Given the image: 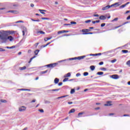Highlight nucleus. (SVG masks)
Returning a JSON list of instances; mask_svg holds the SVG:
<instances>
[{"mask_svg":"<svg viewBox=\"0 0 130 130\" xmlns=\"http://www.w3.org/2000/svg\"><path fill=\"white\" fill-rule=\"evenodd\" d=\"M80 76H81V74H80V73H77L76 74V77H80Z\"/></svg>","mask_w":130,"mask_h":130,"instance_id":"50","label":"nucleus"},{"mask_svg":"<svg viewBox=\"0 0 130 130\" xmlns=\"http://www.w3.org/2000/svg\"><path fill=\"white\" fill-rule=\"evenodd\" d=\"M6 48H7V49H12V48H11V47H6Z\"/></svg>","mask_w":130,"mask_h":130,"instance_id":"55","label":"nucleus"},{"mask_svg":"<svg viewBox=\"0 0 130 130\" xmlns=\"http://www.w3.org/2000/svg\"><path fill=\"white\" fill-rule=\"evenodd\" d=\"M39 33H40V34H45V32H44L42 30H40V31H37L38 34H39Z\"/></svg>","mask_w":130,"mask_h":130,"instance_id":"19","label":"nucleus"},{"mask_svg":"<svg viewBox=\"0 0 130 130\" xmlns=\"http://www.w3.org/2000/svg\"><path fill=\"white\" fill-rule=\"evenodd\" d=\"M100 20H96L95 21V23H100Z\"/></svg>","mask_w":130,"mask_h":130,"instance_id":"62","label":"nucleus"},{"mask_svg":"<svg viewBox=\"0 0 130 130\" xmlns=\"http://www.w3.org/2000/svg\"><path fill=\"white\" fill-rule=\"evenodd\" d=\"M58 82H59V79H58V78H55L54 79V83H55V84H58Z\"/></svg>","mask_w":130,"mask_h":130,"instance_id":"18","label":"nucleus"},{"mask_svg":"<svg viewBox=\"0 0 130 130\" xmlns=\"http://www.w3.org/2000/svg\"><path fill=\"white\" fill-rule=\"evenodd\" d=\"M64 26H71V24H64Z\"/></svg>","mask_w":130,"mask_h":130,"instance_id":"52","label":"nucleus"},{"mask_svg":"<svg viewBox=\"0 0 130 130\" xmlns=\"http://www.w3.org/2000/svg\"><path fill=\"white\" fill-rule=\"evenodd\" d=\"M111 105H112L111 102H107V103L104 105V106H111Z\"/></svg>","mask_w":130,"mask_h":130,"instance_id":"10","label":"nucleus"},{"mask_svg":"<svg viewBox=\"0 0 130 130\" xmlns=\"http://www.w3.org/2000/svg\"><path fill=\"white\" fill-rule=\"evenodd\" d=\"M32 21H33V22H40V20L39 19H37V20H35V19H31Z\"/></svg>","mask_w":130,"mask_h":130,"instance_id":"35","label":"nucleus"},{"mask_svg":"<svg viewBox=\"0 0 130 130\" xmlns=\"http://www.w3.org/2000/svg\"><path fill=\"white\" fill-rule=\"evenodd\" d=\"M100 20H106V17L103 15H102L100 17Z\"/></svg>","mask_w":130,"mask_h":130,"instance_id":"16","label":"nucleus"},{"mask_svg":"<svg viewBox=\"0 0 130 130\" xmlns=\"http://www.w3.org/2000/svg\"><path fill=\"white\" fill-rule=\"evenodd\" d=\"M88 75H89V73L88 72H84L83 73V76H84L85 77L88 76Z\"/></svg>","mask_w":130,"mask_h":130,"instance_id":"31","label":"nucleus"},{"mask_svg":"<svg viewBox=\"0 0 130 130\" xmlns=\"http://www.w3.org/2000/svg\"><path fill=\"white\" fill-rule=\"evenodd\" d=\"M1 102H2V103H6L7 101L6 100H1Z\"/></svg>","mask_w":130,"mask_h":130,"instance_id":"32","label":"nucleus"},{"mask_svg":"<svg viewBox=\"0 0 130 130\" xmlns=\"http://www.w3.org/2000/svg\"><path fill=\"white\" fill-rule=\"evenodd\" d=\"M90 22H91V20H87L85 21V23H90Z\"/></svg>","mask_w":130,"mask_h":130,"instance_id":"42","label":"nucleus"},{"mask_svg":"<svg viewBox=\"0 0 130 130\" xmlns=\"http://www.w3.org/2000/svg\"><path fill=\"white\" fill-rule=\"evenodd\" d=\"M106 24L105 23H102L101 25V27H104V26H105Z\"/></svg>","mask_w":130,"mask_h":130,"instance_id":"48","label":"nucleus"},{"mask_svg":"<svg viewBox=\"0 0 130 130\" xmlns=\"http://www.w3.org/2000/svg\"><path fill=\"white\" fill-rule=\"evenodd\" d=\"M69 30H60L57 32V34H61L62 33H68Z\"/></svg>","mask_w":130,"mask_h":130,"instance_id":"6","label":"nucleus"},{"mask_svg":"<svg viewBox=\"0 0 130 130\" xmlns=\"http://www.w3.org/2000/svg\"><path fill=\"white\" fill-rule=\"evenodd\" d=\"M90 69L91 71H94V70H95V66H91Z\"/></svg>","mask_w":130,"mask_h":130,"instance_id":"26","label":"nucleus"},{"mask_svg":"<svg viewBox=\"0 0 130 130\" xmlns=\"http://www.w3.org/2000/svg\"><path fill=\"white\" fill-rule=\"evenodd\" d=\"M103 74H104V73L102 72H99L97 73V75H99V76H101V75H103Z\"/></svg>","mask_w":130,"mask_h":130,"instance_id":"27","label":"nucleus"},{"mask_svg":"<svg viewBox=\"0 0 130 130\" xmlns=\"http://www.w3.org/2000/svg\"><path fill=\"white\" fill-rule=\"evenodd\" d=\"M35 57H36V56H33L32 57H31V58L30 59L29 61H28V63H30V62H31L32 61V60L34 59V58H35Z\"/></svg>","mask_w":130,"mask_h":130,"instance_id":"25","label":"nucleus"},{"mask_svg":"<svg viewBox=\"0 0 130 130\" xmlns=\"http://www.w3.org/2000/svg\"><path fill=\"white\" fill-rule=\"evenodd\" d=\"M7 40H9V41H13L14 40V38L12 37V36H7Z\"/></svg>","mask_w":130,"mask_h":130,"instance_id":"8","label":"nucleus"},{"mask_svg":"<svg viewBox=\"0 0 130 130\" xmlns=\"http://www.w3.org/2000/svg\"><path fill=\"white\" fill-rule=\"evenodd\" d=\"M128 13H130V11H127L125 14H128Z\"/></svg>","mask_w":130,"mask_h":130,"instance_id":"60","label":"nucleus"},{"mask_svg":"<svg viewBox=\"0 0 130 130\" xmlns=\"http://www.w3.org/2000/svg\"><path fill=\"white\" fill-rule=\"evenodd\" d=\"M39 111L41 112V113H43V112H44V110H43V109L39 110Z\"/></svg>","mask_w":130,"mask_h":130,"instance_id":"43","label":"nucleus"},{"mask_svg":"<svg viewBox=\"0 0 130 130\" xmlns=\"http://www.w3.org/2000/svg\"><path fill=\"white\" fill-rule=\"evenodd\" d=\"M61 85H62V82H59L58 83V86H61Z\"/></svg>","mask_w":130,"mask_h":130,"instance_id":"53","label":"nucleus"},{"mask_svg":"<svg viewBox=\"0 0 130 130\" xmlns=\"http://www.w3.org/2000/svg\"><path fill=\"white\" fill-rule=\"evenodd\" d=\"M75 111H76L75 109H72L69 111V113H75Z\"/></svg>","mask_w":130,"mask_h":130,"instance_id":"23","label":"nucleus"},{"mask_svg":"<svg viewBox=\"0 0 130 130\" xmlns=\"http://www.w3.org/2000/svg\"><path fill=\"white\" fill-rule=\"evenodd\" d=\"M42 20H49L48 18L42 17L41 18Z\"/></svg>","mask_w":130,"mask_h":130,"instance_id":"41","label":"nucleus"},{"mask_svg":"<svg viewBox=\"0 0 130 130\" xmlns=\"http://www.w3.org/2000/svg\"><path fill=\"white\" fill-rule=\"evenodd\" d=\"M85 57H86V56L83 55V56H79L78 57H74V58H71L69 59L70 60H75L76 59H83L84 58H85Z\"/></svg>","mask_w":130,"mask_h":130,"instance_id":"2","label":"nucleus"},{"mask_svg":"<svg viewBox=\"0 0 130 130\" xmlns=\"http://www.w3.org/2000/svg\"><path fill=\"white\" fill-rule=\"evenodd\" d=\"M90 31H91V30L89 29H83L81 30L83 33H88L87 32H90Z\"/></svg>","mask_w":130,"mask_h":130,"instance_id":"7","label":"nucleus"},{"mask_svg":"<svg viewBox=\"0 0 130 130\" xmlns=\"http://www.w3.org/2000/svg\"><path fill=\"white\" fill-rule=\"evenodd\" d=\"M0 51H6V50L3 48H0Z\"/></svg>","mask_w":130,"mask_h":130,"instance_id":"49","label":"nucleus"},{"mask_svg":"<svg viewBox=\"0 0 130 130\" xmlns=\"http://www.w3.org/2000/svg\"><path fill=\"white\" fill-rule=\"evenodd\" d=\"M130 19V15L128 16L127 18H126V20H129Z\"/></svg>","mask_w":130,"mask_h":130,"instance_id":"56","label":"nucleus"},{"mask_svg":"<svg viewBox=\"0 0 130 130\" xmlns=\"http://www.w3.org/2000/svg\"><path fill=\"white\" fill-rule=\"evenodd\" d=\"M39 11L41 13V14H42L43 15H45V13L44 12H46V10L39 9Z\"/></svg>","mask_w":130,"mask_h":130,"instance_id":"11","label":"nucleus"},{"mask_svg":"<svg viewBox=\"0 0 130 130\" xmlns=\"http://www.w3.org/2000/svg\"><path fill=\"white\" fill-rule=\"evenodd\" d=\"M20 91H30V89H20Z\"/></svg>","mask_w":130,"mask_h":130,"instance_id":"34","label":"nucleus"},{"mask_svg":"<svg viewBox=\"0 0 130 130\" xmlns=\"http://www.w3.org/2000/svg\"><path fill=\"white\" fill-rule=\"evenodd\" d=\"M117 79H119V76L118 75L115 74L114 75V79L117 80Z\"/></svg>","mask_w":130,"mask_h":130,"instance_id":"22","label":"nucleus"},{"mask_svg":"<svg viewBox=\"0 0 130 130\" xmlns=\"http://www.w3.org/2000/svg\"><path fill=\"white\" fill-rule=\"evenodd\" d=\"M0 38L2 41V43H6L8 41L7 35L6 33L0 35Z\"/></svg>","mask_w":130,"mask_h":130,"instance_id":"1","label":"nucleus"},{"mask_svg":"<svg viewBox=\"0 0 130 130\" xmlns=\"http://www.w3.org/2000/svg\"><path fill=\"white\" fill-rule=\"evenodd\" d=\"M26 66H24L23 67L19 68V70H20V71H24V70H26Z\"/></svg>","mask_w":130,"mask_h":130,"instance_id":"20","label":"nucleus"},{"mask_svg":"<svg viewBox=\"0 0 130 130\" xmlns=\"http://www.w3.org/2000/svg\"><path fill=\"white\" fill-rule=\"evenodd\" d=\"M93 32H84L83 33V35H92Z\"/></svg>","mask_w":130,"mask_h":130,"instance_id":"24","label":"nucleus"},{"mask_svg":"<svg viewBox=\"0 0 130 130\" xmlns=\"http://www.w3.org/2000/svg\"><path fill=\"white\" fill-rule=\"evenodd\" d=\"M69 77H71V73H68L64 76V78H68Z\"/></svg>","mask_w":130,"mask_h":130,"instance_id":"17","label":"nucleus"},{"mask_svg":"<svg viewBox=\"0 0 130 130\" xmlns=\"http://www.w3.org/2000/svg\"><path fill=\"white\" fill-rule=\"evenodd\" d=\"M68 104H69V105L73 104V102H69Z\"/></svg>","mask_w":130,"mask_h":130,"instance_id":"57","label":"nucleus"},{"mask_svg":"<svg viewBox=\"0 0 130 130\" xmlns=\"http://www.w3.org/2000/svg\"><path fill=\"white\" fill-rule=\"evenodd\" d=\"M76 24H77L76 22H75V21L71 22V25H73V24L76 25Z\"/></svg>","mask_w":130,"mask_h":130,"instance_id":"40","label":"nucleus"},{"mask_svg":"<svg viewBox=\"0 0 130 130\" xmlns=\"http://www.w3.org/2000/svg\"><path fill=\"white\" fill-rule=\"evenodd\" d=\"M92 24H96V21H92Z\"/></svg>","mask_w":130,"mask_h":130,"instance_id":"61","label":"nucleus"},{"mask_svg":"<svg viewBox=\"0 0 130 130\" xmlns=\"http://www.w3.org/2000/svg\"><path fill=\"white\" fill-rule=\"evenodd\" d=\"M51 42H52V41L47 43L46 45L43 46V47H46V46H47L48 45H49V44H50L51 43Z\"/></svg>","mask_w":130,"mask_h":130,"instance_id":"33","label":"nucleus"},{"mask_svg":"<svg viewBox=\"0 0 130 130\" xmlns=\"http://www.w3.org/2000/svg\"><path fill=\"white\" fill-rule=\"evenodd\" d=\"M128 4H129V2H127L126 4H125L124 5H123L120 6V9H123V8H125V7H126V6H127V5H128Z\"/></svg>","mask_w":130,"mask_h":130,"instance_id":"9","label":"nucleus"},{"mask_svg":"<svg viewBox=\"0 0 130 130\" xmlns=\"http://www.w3.org/2000/svg\"><path fill=\"white\" fill-rule=\"evenodd\" d=\"M47 72H48V71L46 70L45 71H42L41 72V75H43V74H46V73H47Z\"/></svg>","mask_w":130,"mask_h":130,"instance_id":"30","label":"nucleus"},{"mask_svg":"<svg viewBox=\"0 0 130 130\" xmlns=\"http://www.w3.org/2000/svg\"><path fill=\"white\" fill-rule=\"evenodd\" d=\"M128 23V22H125L124 23H123L122 25H119L118 26H116L115 27V29H117V28H119V27H121V26L123 25H125V24H127Z\"/></svg>","mask_w":130,"mask_h":130,"instance_id":"14","label":"nucleus"},{"mask_svg":"<svg viewBox=\"0 0 130 130\" xmlns=\"http://www.w3.org/2000/svg\"><path fill=\"white\" fill-rule=\"evenodd\" d=\"M93 17H99V15H98V14H94V15H93Z\"/></svg>","mask_w":130,"mask_h":130,"instance_id":"51","label":"nucleus"},{"mask_svg":"<svg viewBox=\"0 0 130 130\" xmlns=\"http://www.w3.org/2000/svg\"><path fill=\"white\" fill-rule=\"evenodd\" d=\"M83 114H84V113H83V112L79 113H78L79 117H80L81 115H83Z\"/></svg>","mask_w":130,"mask_h":130,"instance_id":"37","label":"nucleus"},{"mask_svg":"<svg viewBox=\"0 0 130 130\" xmlns=\"http://www.w3.org/2000/svg\"><path fill=\"white\" fill-rule=\"evenodd\" d=\"M103 63H104V62L103 61H101L99 63L100 66H102V64H103Z\"/></svg>","mask_w":130,"mask_h":130,"instance_id":"46","label":"nucleus"},{"mask_svg":"<svg viewBox=\"0 0 130 130\" xmlns=\"http://www.w3.org/2000/svg\"><path fill=\"white\" fill-rule=\"evenodd\" d=\"M101 71H106V68H101Z\"/></svg>","mask_w":130,"mask_h":130,"instance_id":"44","label":"nucleus"},{"mask_svg":"<svg viewBox=\"0 0 130 130\" xmlns=\"http://www.w3.org/2000/svg\"><path fill=\"white\" fill-rule=\"evenodd\" d=\"M102 54L101 53H97V54H90V56H97V55H101Z\"/></svg>","mask_w":130,"mask_h":130,"instance_id":"12","label":"nucleus"},{"mask_svg":"<svg viewBox=\"0 0 130 130\" xmlns=\"http://www.w3.org/2000/svg\"><path fill=\"white\" fill-rule=\"evenodd\" d=\"M122 52H123V53H127V52H128V51L127 50H122Z\"/></svg>","mask_w":130,"mask_h":130,"instance_id":"28","label":"nucleus"},{"mask_svg":"<svg viewBox=\"0 0 130 130\" xmlns=\"http://www.w3.org/2000/svg\"><path fill=\"white\" fill-rule=\"evenodd\" d=\"M126 64H127V66H128L129 67H130V60H128L126 62Z\"/></svg>","mask_w":130,"mask_h":130,"instance_id":"38","label":"nucleus"},{"mask_svg":"<svg viewBox=\"0 0 130 130\" xmlns=\"http://www.w3.org/2000/svg\"><path fill=\"white\" fill-rule=\"evenodd\" d=\"M94 109H95V110H99V109H100V108L97 107V108H95Z\"/></svg>","mask_w":130,"mask_h":130,"instance_id":"54","label":"nucleus"},{"mask_svg":"<svg viewBox=\"0 0 130 130\" xmlns=\"http://www.w3.org/2000/svg\"><path fill=\"white\" fill-rule=\"evenodd\" d=\"M16 23H23V21H17Z\"/></svg>","mask_w":130,"mask_h":130,"instance_id":"59","label":"nucleus"},{"mask_svg":"<svg viewBox=\"0 0 130 130\" xmlns=\"http://www.w3.org/2000/svg\"><path fill=\"white\" fill-rule=\"evenodd\" d=\"M30 7H31V8H33V7H34V4H30Z\"/></svg>","mask_w":130,"mask_h":130,"instance_id":"58","label":"nucleus"},{"mask_svg":"<svg viewBox=\"0 0 130 130\" xmlns=\"http://www.w3.org/2000/svg\"><path fill=\"white\" fill-rule=\"evenodd\" d=\"M121 5V3L120 2L116 3L114 4L115 7H119Z\"/></svg>","mask_w":130,"mask_h":130,"instance_id":"15","label":"nucleus"},{"mask_svg":"<svg viewBox=\"0 0 130 130\" xmlns=\"http://www.w3.org/2000/svg\"><path fill=\"white\" fill-rule=\"evenodd\" d=\"M123 116H129V115L124 114L123 115Z\"/></svg>","mask_w":130,"mask_h":130,"instance_id":"63","label":"nucleus"},{"mask_svg":"<svg viewBox=\"0 0 130 130\" xmlns=\"http://www.w3.org/2000/svg\"><path fill=\"white\" fill-rule=\"evenodd\" d=\"M7 13H12V14H18V11H9Z\"/></svg>","mask_w":130,"mask_h":130,"instance_id":"13","label":"nucleus"},{"mask_svg":"<svg viewBox=\"0 0 130 130\" xmlns=\"http://www.w3.org/2000/svg\"><path fill=\"white\" fill-rule=\"evenodd\" d=\"M26 107L22 106L21 107L19 108V111L20 112L25 111V110H26Z\"/></svg>","mask_w":130,"mask_h":130,"instance_id":"5","label":"nucleus"},{"mask_svg":"<svg viewBox=\"0 0 130 130\" xmlns=\"http://www.w3.org/2000/svg\"><path fill=\"white\" fill-rule=\"evenodd\" d=\"M75 93V90L74 89H71V94H74Z\"/></svg>","mask_w":130,"mask_h":130,"instance_id":"39","label":"nucleus"},{"mask_svg":"<svg viewBox=\"0 0 130 130\" xmlns=\"http://www.w3.org/2000/svg\"><path fill=\"white\" fill-rule=\"evenodd\" d=\"M112 7H114V4H112L111 6L108 5L105 7H103L102 8L103 11H106V10H108V9H110V8H112Z\"/></svg>","mask_w":130,"mask_h":130,"instance_id":"3","label":"nucleus"},{"mask_svg":"<svg viewBox=\"0 0 130 130\" xmlns=\"http://www.w3.org/2000/svg\"><path fill=\"white\" fill-rule=\"evenodd\" d=\"M39 52V50H36L35 51V54L36 55H37L38 54V53Z\"/></svg>","mask_w":130,"mask_h":130,"instance_id":"29","label":"nucleus"},{"mask_svg":"<svg viewBox=\"0 0 130 130\" xmlns=\"http://www.w3.org/2000/svg\"><path fill=\"white\" fill-rule=\"evenodd\" d=\"M68 80H69V78L66 77V78L63 80V82H67V81H68Z\"/></svg>","mask_w":130,"mask_h":130,"instance_id":"36","label":"nucleus"},{"mask_svg":"<svg viewBox=\"0 0 130 130\" xmlns=\"http://www.w3.org/2000/svg\"><path fill=\"white\" fill-rule=\"evenodd\" d=\"M68 95H64V96H60V97H59L58 98V99L59 98H64V97H67Z\"/></svg>","mask_w":130,"mask_h":130,"instance_id":"47","label":"nucleus"},{"mask_svg":"<svg viewBox=\"0 0 130 130\" xmlns=\"http://www.w3.org/2000/svg\"><path fill=\"white\" fill-rule=\"evenodd\" d=\"M51 38H52V37H51L50 38H45L44 39V41H48V40H50V39H51Z\"/></svg>","mask_w":130,"mask_h":130,"instance_id":"21","label":"nucleus"},{"mask_svg":"<svg viewBox=\"0 0 130 130\" xmlns=\"http://www.w3.org/2000/svg\"><path fill=\"white\" fill-rule=\"evenodd\" d=\"M57 66V63H51L47 65V67L48 68H55V67H56Z\"/></svg>","mask_w":130,"mask_h":130,"instance_id":"4","label":"nucleus"},{"mask_svg":"<svg viewBox=\"0 0 130 130\" xmlns=\"http://www.w3.org/2000/svg\"><path fill=\"white\" fill-rule=\"evenodd\" d=\"M59 89H52V90H49L48 91H58Z\"/></svg>","mask_w":130,"mask_h":130,"instance_id":"45","label":"nucleus"},{"mask_svg":"<svg viewBox=\"0 0 130 130\" xmlns=\"http://www.w3.org/2000/svg\"><path fill=\"white\" fill-rule=\"evenodd\" d=\"M118 20V18H116L114 19V21H117Z\"/></svg>","mask_w":130,"mask_h":130,"instance_id":"64","label":"nucleus"}]
</instances>
